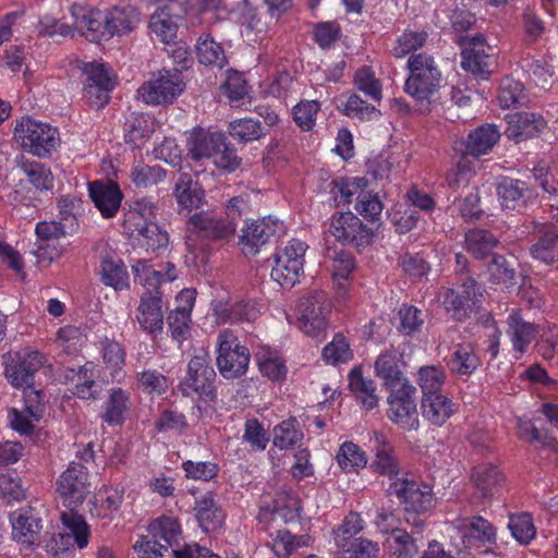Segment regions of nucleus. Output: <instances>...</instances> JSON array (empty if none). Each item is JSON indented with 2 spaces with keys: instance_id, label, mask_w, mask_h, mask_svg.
I'll return each mask as SVG.
<instances>
[{
  "instance_id": "1",
  "label": "nucleus",
  "mask_w": 558,
  "mask_h": 558,
  "mask_svg": "<svg viewBox=\"0 0 558 558\" xmlns=\"http://www.w3.org/2000/svg\"><path fill=\"white\" fill-rule=\"evenodd\" d=\"M408 69L410 76L404 84L407 94L423 101L438 92L442 75L433 56L425 52L410 56Z\"/></svg>"
},
{
  "instance_id": "2",
  "label": "nucleus",
  "mask_w": 558,
  "mask_h": 558,
  "mask_svg": "<svg viewBox=\"0 0 558 558\" xmlns=\"http://www.w3.org/2000/svg\"><path fill=\"white\" fill-rule=\"evenodd\" d=\"M14 138L23 149L38 158L49 157L61 143L57 128L29 117L17 122Z\"/></svg>"
},
{
  "instance_id": "3",
  "label": "nucleus",
  "mask_w": 558,
  "mask_h": 558,
  "mask_svg": "<svg viewBox=\"0 0 558 558\" xmlns=\"http://www.w3.org/2000/svg\"><path fill=\"white\" fill-rule=\"evenodd\" d=\"M216 378L209 355L197 354L190 360L186 376L179 384V390L184 397H196L202 402L213 403L217 400Z\"/></svg>"
},
{
  "instance_id": "4",
  "label": "nucleus",
  "mask_w": 558,
  "mask_h": 558,
  "mask_svg": "<svg viewBox=\"0 0 558 558\" xmlns=\"http://www.w3.org/2000/svg\"><path fill=\"white\" fill-rule=\"evenodd\" d=\"M251 354L246 347L241 345L236 335L223 329L217 337V366L226 379H234L247 371Z\"/></svg>"
},
{
  "instance_id": "5",
  "label": "nucleus",
  "mask_w": 558,
  "mask_h": 558,
  "mask_svg": "<svg viewBox=\"0 0 558 558\" xmlns=\"http://www.w3.org/2000/svg\"><path fill=\"white\" fill-rule=\"evenodd\" d=\"M185 88L178 70H160L137 89V96L147 105H161L173 101Z\"/></svg>"
},
{
  "instance_id": "6",
  "label": "nucleus",
  "mask_w": 558,
  "mask_h": 558,
  "mask_svg": "<svg viewBox=\"0 0 558 558\" xmlns=\"http://www.w3.org/2000/svg\"><path fill=\"white\" fill-rule=\"evenodd\" d=\"M331 303L327 293L311 291L299 303L300 328L308 336L318 338L327 329Z\"/></svg>"
},
{
  "instance_id": "7",
  "label": "nucleus",
  "mask_w": 558,
  "mask_h": 558,
  "mask_svg": "<svg viewBox=\"0 0 558 558\" xmlns=\"http://www.w3.org/2000/svg\"><path fill=\"white\" fill-rule=\"evenodd\" d=\"M388 492L400 500L408 514H422L435 506L432 487L415 482L410 475H405L404 480L390 483Z\"/></svg>"
},
{
  "instance_id": "8",
  "label": "nucleus",
  "mask_w": 558,
  "mask_h": 558,
  "mask_svg": "<svg viewBox=\"0 0 558 558\" xmlns=\"http://www.w3.org/2000/svg\"><path fill=\"white\" fill-rule=\"evenodd\" d=\"M388 391V418L402 429L416 430L420 426L415 402L416 388L413 385H405Z\"/></svg>"
},
{
  "instance_id": "9",
  "label": "nucleus",
  "mask_w": 558,
  "mask_h": 558,
  "mask_svg": "<svg viewBox=\"0 0 558 558\" xmlns=\"http://www.w3.org/2000/svg\"><path fill=\"white\" fill-rule=\"evenodd\" d=\"M482 298L477 282L468 275H461L456 289H445L442 304L456 320L465 319Z\"/></svg>"
},
{
  "instance_id": "10",
  "label": "nucleus",
  "mask_w": 558,
  "mask_h": 558,
  "mask_svg": "<svg viewBox=\"0 0 558 558\" xmlns=\"http://www.w3.org/2000/svg\"><path fill=\"white\" fill-rule=\"evenodd\" d=\"M396 518L391 512H379L376 525L385 536L384 545L391 558H414L418 545L405 530L395 526Z\"/></svg>"
},
{
  "instance_id": "11",
  "label": "nucleus",
  "mask_w": 558,
  "mask_h": 558,
  "mask_svg": "<svg viewBox=\"0 0 558 558\" xmlns=\"http://www.w3.org/2000/svg\"><path fill=\"white\" fill-rule=\"evenodd\" d=\"M327 232L337 242L357 248L369 245L373 240V231L351 211L332 215Z\"/></svg>"
},
{
  "instance_id": "12",
  "label": "nucleus",
  "mask_w": 558,
  "mask_h": 558,
  "mask_svg": "<svg viewBox=\"0 0 558 558\" xmlns=\"http://www.w3.org/2000/svg\"><path fill=\"white\" fill-rule=\"evenodd\" d=\"M57 492L70 508L82 504L89 492L87 469L81 463H70L58 478Z\"/></svg>"
},
{
  "instance_id": "13",
  "label": "nucleus",
  "mask_w": 558,
  "mask_h": 558,
  "mask_svg": "<svg viewBox=\"0 0 558 558\" xmlns=\"http://www.w3.org/2000/svg\"><path fill=\"white\" fill-rule=\"evenodd\" d=\"M461 56L463 70L480 75L482 78H487L490 74L493 47L486 43L483 35L464 37Z\"/></svg>"
},
{
  "instance_id": "14",
  "label": "nucleus",
  "mask_w": 558,
  "mask_h": 558,
  "mask_svg": "<svg viewBox=\"0 0 558 558\" xmlns=\"http://www.w3.org/2000/svg\"><path fill=\"white\" fill-rule=\"evenodd\" d=\"M369 442L375 451V459L371 465L375 473L388 477L390 483L404 480L405 475H409L401 469L393 446L383 433L373 432Z\"/></svg>"
},
{
  "instance_id": "15",
  "label": "nucleus",
  "mask_w": 558,
  "mask_h": 558,
  "mask_svg": "<svg viewBox=\"0 0 558 558\" xmlns=\"http://www.w3.org/2000/svg\"><path fill=\"white\" fill-rule=\"evenodd\" d=\"M464 548H478L496 542L495 526L482 515L459 517L452 522Z\"/></svg>"
},
{
  "instance_id": "16",
  "label": "nucleus",
  "mask_w": 558,
  "mask_h": 558,
  "mask_svg": "<svg viewBox=\"0 0 558 558\" xmlns=\"http://www.w3.org/2000/svg\"><path fill=\"white\" fill-rule=\"evenodd\" d=\"M405 367L403 353L395 348L383 351L374 363L375 374L386 390L412 385L404 375Z\"/></svg>"
},
{
  "instance_id": "17",
  "label": "nucleus",
  "mask_w": 558,
  "mask_h": 558,
  "mask_svg": "<svg viewBox=\"0 0 558 558\" xmlns=\"http://www.w3.org/2000/svg\"><path fill=\"white\" fill-rule=\"evenodd\" d=\"M162 307L163 303L159 290H146L141 294L135 318L143 331L149 335H157L162 331Z\"/></svg>"
},
{
  "instance_id": "18",
  "label": "nucleus",
  "mask_w": 558,
  "mask_h": 558,
  "mask_svg": "<svg viewBox=\"0 0 558 558\" xmlns=\"http://www.w3.org/2000/svg\"><path fill=\"white\" fill-rule=\"evenodd\" d=\"M45 356L38 351L26 350L17 353L5 366V376L12 386L22 388L33 385L34 375L45 363Z\"/></svg>"
},
{
  "instance_id": "19",
  "label": "nucleus",
  "mask_w": 558,
  "mask_h": 558,
  "mask_svg": "<svg viewBox=\"0 0 558 558\" xmlns=\"http://www.w3.org/2000/svg\"><path fill=\"white\" fill-rule=\"evenodd\" d=\"M13 538L31 547L39 542L41 525V517L39 511L34 507L21 508L10 515Z\"/></svg>"
},
{
  "instance_id": "20",
  "label": "nucleus",
  "mask_w": 558,
  "mask_h": 558,
  "mask_svg": "<svg viewBox=\"0 0 558 558\" xmlns=\"http://www.w3.org/2000/svg\"><path fill=\"white\" fill-rule=\"evenodd\" d=\"M279 229V222L271 217L246 223L240 235V245L245 255H256Z\"/></svg>"
},
{
  "instance_id": "21",
  "label": "nucleus",
  "mask_w": 558,
  "mask_h": 558,
  "mask_svg": "<svg viewBox=\"0 0 558 558\" xmlns=\"http://www.w3.org/2000/svg\"><path fill=\"white\" fill-rule=\"evenodd\" d=\"M470 481L475 496L482 500H492L501 492L505 475L492 463H482L472 469Z\"/></svg>"
},
{
  "instance_id": "22",
  "label": "nucleus",
  "mask_w": 558,
  "mask_h": 558,
  "mask_svg": "<svg viewBox=\"0 0 558 558\" xmlns=\"http://www.w3.org/2000/svg\"><path fill=\"white\" fill-rule=\"evenodd\" d=\"M497 194L505 209L521 210L533 203L537 193L519 179L504 178L497 185Z\"/></svg>"
},
{
  "instance_id": "23",
  "label": "nucleus",
  "mask_w": 558,
  "mask_h": 558,
  "mask_svg": "<svg viewBox=\"0 0 558 558\" xmlns=\"http://www.w3.org/2000/svg\"><path fill=\"white\" fill-rule=\"evenodd\" d=\"M507 123L506 135L515 143L537 136L547 126L543 116L529 111L508 114Z\"/></svg>"
},
{
  "instance_id": "24",
  "label": "nucleus",
  "mask_w": 558,
  "mask_h": 558,
  "mask_svg": "<svg viewBox=\"0 0 558 558\" xmlns=\"http://www.w3.org/2000/svg\"><path fill=\"white\" fill-rule=\"evenodd\" d=\"M104 16V28L108 38L128 35L141 23V13L132 5L113 7Z\"/></svg>"
},
{
  "instance_id": "25",
  "label": "nucleus",
  "mask_w": 558,
  "mask_h": 558,
  "mask_svg": "<svg viewBox=\"0 0 558 558\" xmlns=\"http://www.w3.org/2000/svg\"><path fill=\"white\" fill-rule=\"evenodd\" d=\"M89 195L104 218L114 217L123 198L119 185L112 181L89 183Z\"/></svg>"
},
{
  "instance_id": "26",
  "label": "nucleus",
  "mask_w": 558,
  "mask_h": 558,
  "mask_svg": "<svg viewBox=\"0 0 558 558\" xmlns=\"http://www.w3.org/2000/svg\"><path fill=\"white\" fill-rule=\"evenodd\" d=\"M217 324L252 323L260 315V308L254 301L219 303L214 310Z\"/></svg>"
},
{
  "instance_id": "27",
  "label": "nucleus",
  "mask_w": 558,
  "mask_h": 558,
  "mask_svg": "<svg viewBox=\"0 0 558 558\" xmlns=\"http://www.w3.org/2000/svg\"><path fill=\"white\" fill-rule=\"evenodd\" d=\"M225 136L220 132L196 129L187 141L189 154L194 160L213 158L215 153L223 146Z\"/></svg>"
},
{
  "instance_id": "28",
  "label": "nucleus",
  "mask_w": 558,
  "mask_h": 558,
  "mask_svg": "<svg viewBox=\"0 0 558 558\" xmlns=\"http://www.w3.org/2000/svg\"><path fill=\"white\" fill-rule=\"evenodd\" d=\"M101 420L108 425H121L131 410V392L120 387L108 390Z\"/></svg>"
},
{
  "instance_id": "29",
  "label": "nucleus",
  "mask_w": 558,
  "mask_h": 558,
  "mask_svg": "<svg viewBox=\"0 0 558 558\" xmlns=\"http://www.w3.org/2000/svg\"><path fill=\"white\" fill-rule=\"evenodd\" d=\"M100 280L116 291L128 290L130 279L123 260L113 253H106L100 259Z\"/></svg>"
},
{
  "instance_id": "30",
  "label": "nucleus",
  "mask_w": 558,
  "mask_h": 558,
  "mask_svg": "<svg viewBox=\"0 0 558 558\" xmlns=\"http://www.w3.org/2000/svg\"><path fill=\"white\" fill-rule=\"evenodd\" d=\"M508 328L506 330L513 349L520 353L526 351L527 347L535 339L538 333L536 325L525 322L521 313L517 310H512L507 318Z\"/></svg>"
},
{
  "instance_id": "31",
  "label": "nucleus",
  "mask_w": 558,
  "mask_h": 558,
  "mask_svg": "<svg viewBox=\"0 0 558 558\" xmlns=\"http://www.w3.org/2000/svg\"><path fill=\"white\" fill-rule=\"evenodd\" d=\"M348 380L350 391L363 409L369 411L378 405L379 398L376 393V385L374 380L363 376L360 367H354L349 373Z\"/></svg>"
},
{
  "instance_id": "32",
  "label": "nucleus",
  "mask_w": 558,
  "mask_h": 558,
  "mask_svg": "<svg viewBox=\"0 0 558 558\" xmlns=\"http://www.w3.org/2000/svg\"><path fill=\"white\" fill-rule=\"evenodd\" d=\"M194 511L201 529L206 533L215 532L223 522L222 510L211 493L196 500Z\"/></svg>"
},
{
  "instance_id": "33",
  "label": "nucleus",
  "mask_w": 558,
  "mask_h": 558,
  "mask_svg": "<svg viewBox=\"0 0 558 558\" xmlns=\"http://www.w3.org/2000/svg\"><path fill=\"white\" fill-rule=\"evenodd\" d=\"M421 408L423 417L436 426L444 425L454 412V403L442 393L423 397Z\"/></svg>"
},
{
  "instance_id": "34",
  "label": "nucleus",
  "mask_w": 558,
  "mask_h": 558,
  "mask_svg": "<svg viewBox=\"0 0 558 558\" xmlns=\"http://www.w3.org/2000/svg\"><path fill=\"white\" fill-rule=\"evenodd\" d=\"M173 194L181 208L197 209L205 204V192L192 178L183 173L175 183Z\"/></svg>"
},
{
  "instance_id": "35",
  "label": "nucleus",
  "mask_w": 558,
  "mask_h": 558,
  "mask_svg": "<svg viewBox=\"0 0 558 558\" xmlns=\"http://www.w3.org/2000/svg\"><path fill=\"white\" fill-rule=\"evenodd\" d=\"M499 138L500 132L495 125H481L469 134L465 144L466 153L475 157L486 155Z\"/></svg>"
},
{
  "instance_id": "36",
  "label": "nucleus",
  "mask_w": 558,
  "mask_h": 558,
  "mask_svg": "<svg viewBox=\"0 0 558 558\" xmlns=\"http://www.w3.org/2000/svg\"><path fill=\"white\" fill-rule=\"evenodd\" d=\"M148 530L154 537L153 545L165 549L177 544L181 535L178 520L171 517H160L154 520Z\"/></svg>"
},
{
  "instance_id": "37",
  "label": "nucleus",
  "mask_w": 558,
  "mask_h": 558,
  "mask_svg": "<svg viewBox=\"0 0 558 558\" xmlns=\"http://www.w3.org/2000/svg\"><path fill=\"white\" fill-rule=\"evenodd\" d=\"M481 361L472 343H459L454 345L449 367L452 373L460 376L473 374L480 366Z\"/></svg>"
},
{
  "instance_id": "38",
  "label": "nucleus",
  "mask_w": 558,
  "mask_h": 558,
  "mask_svg": "<svg viewBox=\"0 0 558 558\" xmlns=\"http://www.w3.org/2000/svg\"><path fill=\"white\" fill-rule=\"evenodd\" d=\"M123 490L117 487H104L95 496L93 514L112 520L123 501Z\"/></svg>"
},
{
  "instance_id": "39",
  "label": "nucleus",
  "mask_w": 558,
  "mask_h": 558,
  "mask_svg": "<svg viewBox=\"0 0 558 558\" xmlns=\"http://www.w3.org/2000/svg\"><path fill=\"white\" fill-rule=\"evenodd\" d=\"M260 373L272 381L286 378L287 367L280 354L269 347H260L255 354Z\"/></svg>"
},
{
  "instance_id": "40",
  "label": "nucleus",
  "mask_w": 558,
  "mask_h": 558,
  "mask_svg": "<svg viewBox=\"0 0 558 558\" xmlns=\"http://www.w3.org/2000/svg\"><path fill=\"white\" fill-rule=\"evenodd\" d=\"M96 365L94 362H86L76 373V379L72 393L83 400L95 401L99 398L100 389L95 380Z\"/></svg>"
},
{
  "instance_id": "41",
  "label": "nucleus",
  "mask_w": 558,
  "mask_h": 558,
  "mask_svg": "<svg viewBox=\"0 0 558 558\" xmlns=\"http://www.w3.org/2000/svg\"><path fill=\"white\" fill-rule=\"evenodd\" d=\"M196 56L199 63L222 69L228 60L221 45L209 34L199 36L196 45Z\"/></svg>"
},
{
  "instance_id": "42",
  "label": "nucleus",
  "mask_w": 558,
  "mask_h": 558,
  "mask_svg": "<svg viewBox=\"0 0 558 558\" xmlns=\"http://www.w3.org/2000/svg\"><path fill=\"white\" fill-rule=\"evenodd\" d=\"M339 468L345 473H357L367 464L365 451L353 441H344L336 453Z\"/></svg>"
},
{
  "instance_id": "43",
  "label": "nucleus",
  "mask_w": 558,
  "mask_h": 558,
  "mask_svg": "<svg viewBox=\"0 0 558 558\" xmlns=\"http://www.w3.org/2000/svg\"><path fill=\"white\" fill-rule=\"evenodd\" d=\"M77 11L81 13L83 9L77 5H73L72 15L75 17V28L83 32L90 41H98L108 38V34L104 28V20L100 21L97 19V16H101L99 12L90 11L88 13L78 14Z\"/></svg>"
},
{
  "instance_id": "44",
  "label": "nucleus",
  "mask_w": 558,
  "mask_h": 558,
  "mask_svg": "<svg viewBox=\"0 0 558 558\" xmlns=\"http://www.w3.org/2000/svg\"><path fill=\"white\" fill-rule=\"evenodd\" d=\"M498 239L489 231L473 229L465 234V250L475 258L486 257L498 244Z\"/></svg>"
},
{
  "instance_id": "45",
  "label": "nucleus",
  "mask_w": 558,
  "mask_h": 558,
  "mask_svg": "<svg viewBox=\"0 0 558 558\" xmlns=\"http://www.w3.org/2000/svg\"><path fill=\"white\" fill-rule=\"evenodd\" d=\"M446 380V372L441 366H422L416 373V383L422 390L423 397L440 395Z\"/></svg>"
},
{
  "instance_id": "46",
  "label": "nucleus",
  "mask_w": 558,
  "mask_h": 558,
  "mask_svg": "<svg viewBox=\"0 0 558 558\" xmlns=\"http://www.w3.org/2000/svg\"><path fill=\"white\" fill-rule=\"evenodd\" d=\"M428 38V34L425 31H415L407 28L401 35H399L391 48V53L395 58L402 59L411 53L415 54L414 51L422 48Z\"/></svg>"
},
{
  "instance_id": "47",
  "label": "nucleus",
  "mask_w": 558,
  "mask_h": 558,
  "mask_svg": "<svg viewBox=\"0 0 558 558\" xmlns=\"http://www.w3.org/2000/svg\"><path fill=\"white\" fill-rule=\"evenodd\" d=\"M20 168L36 190L48 191L53 187L54 178L48 166L34 160H24Z\"/></svg>"
},
{
  "instance_id": "48",
  "label": "nucleus",
  "mask_w": 558,
  "mask_h": 558,
  "mask_svg": "<svg viewBox=\"0 0 558 558\" xmlns=\"http://www.w3.org/2000/svg\"><path fill=\"white\" fill-rule=\"evenodd\" d=\"M100 353L106 368L114 378L125 365V349L118 341L105 338L100 341Z\"/></svg>"
},
{
  "instance_id": "49",
  "label": "nucleus",
  "mask_w": 558,
  "mask_h": 558,
  "mask_svg": "<svg viewBox=\"0 0 558 558\" xmlns=\"http://www.w3.org/2000/svg\"><path fill=\"white\" fill-rule=\"evenodd\" d=\"M60 519L62 524L69 530L77 548H86L89 543L90 527L84 517L71 509L70 511L62 512Z\"/></svg>"
},
{
  "instance_id": "50",
  "label": "nucleus",
  "mask_w": 558,
  "mask_h": 558,
  "mask_svg": "<svg viewBox=\"0 0 558 558\" xmlns=\"http://www.w3.org/2000/svg\"><path fill=\"white\" fill-rule=\"evenodd\" d=\"M149 27L165 44L172 43L177 37L178 23L166 8L158 9L150 16Z\"/></svg>"
},
{
  "instance_id": "51",
  "label": "nucleus",
  "mask_w": 558,
  "mask_h": 558,
  "mask_svg": "<svg viewBox=\"0 0 558 558\" xmlns=\"http://www.w3.org/2000/svg\"><path fill=\"white\" fill-rule=\"evenodd\" d=\"M303 274V264L290 262L286 257H275L271 277L283 288H292Z\"/></svg>"
},
{
  "instance_id": "52",
  "label": "nucleus",
  "mask_w": 558,
  "mask_h": 558,
  "mask_svg": "<svg viewBox=\"0 0 558 558\" xmlns=\"http://www.w3.org/2000/svg\"><path fill=\"white\" fill-rule=\"evenodd\" d=\"M325 362L337 365L348 363L353 357L350 343L342 333H337L333 339L325 345L322 352Z\"/></svg>"
},
{
  "instance_id": "53",
  "label": "nucleus",
  "mask_w": 558,
  "mask_h": 558,
  "mask_svg": "<svg viewBox=\"0 0 558 558\" xmlns=\"http://www.w3.org/2000/svg\"><path fill=\"white\" fill-rule=\"evenodd\" d=\"M532 256L545 264H553L558 260V233L556 231H547L531 247Z\"/></svg>"
},
{
  "instance_id": "54",
  "label": "nucleus",
  "mask_w": 558,
  "mask_h": 558,
  "mask_svg": "<svg viewBox=\"0 0 558 558\" xmlns=\"http://www.w3.org/2000/svg\"><path fill=\"white\" fill-rule=\"evenodd\" d=\"M368 185V181L365 178H347L341 179L335 183L332 194L336 199L339 198V203L351 204L353 197L359 201V195L362 194Z\"/></svg>"
},
{
  "instance_id": "55",
  "label": "nucleus",
  "mask_w": 558,
  "mask_h": 558,
  "mask_svg": "<svg viewBox=\"0 0 558 558\" xmlns=\"http://www.w3.org/2000/svg\"><path fill=\"white\" fill-rule=\"evenodd\" d=\"M525 96L520 82L506 77L501 81L497 101L502 109H510L524 102Z\"/></svg>"
},
{
  "instance_id": "56",
  "label": "nucleus",
  "mask_w": 558,
  "mask_h": 558,
  "mask_svg": "<svg viewBox=\"0 0 558 558\" xmlns=\"http://www.w3.org/2000/svg\"><path fill=\"white\" fill-rule=\"evenodd\" d=\"M319 110V101L302 100L292 109L293 120L302 131H311L315 126Z\"/></svg>"
},
{
  "instance_id": "57",
  "label": "nucleus",
  "mask_w": 558,
  "mask_h": 558,
  "mask_svg": "<svg viewBox=\"0 0 558 558\" xmlns=\"http://www.w3.org/2000/svg\"><path fill=\"white\" fill-rule=\"evenodd\" d=\"M508 527L520 544H529L536 535L533 519L529 513L510 515Z\"/></svg>"
},
{
  "instance_id": "58",
  "label": "nucleus",
  "mask_w": 558,
  "mask_h": 558,
  "mask_svg": "<svg viewBox=\"0 0 558 558\" xmlns=\"http://www.w3.org/2000/svg\"><path fill=\"white\" fill-rule=\"evenodd\" d=\"M364 530V521L356 512H350L336 532V544L344 549L355 536Z\"/></svg>"
},
{
  "instance_id": "59",
  "label": "nucleus",
  "mask_w": 558,
  "mask_h": 558,
  "mask_svg": "<svg viewBox=\"0 0 558 558\" xmlns=\"http://www.w3.org/2000/svg\"><path fill=\"white\" fill-rule=\"evenodd\" d=\"M153 129L144 116L134 117L126 129L125 142L134 148H141L150 137Z\"/></svg>"
},
{
  "instance_id": "60",
  "label": "nucleus",
  "mask_w": 558,
  "mask_h": 558,
  "mask_svg": "<svg viewBox=\"0 0 558 558\" xmlns=\"http://www.w3.org/2000/svg\"><path fill=\"white\" fill-rule=\"evenodd\" d=\"M135 280L147 290H159V286L163 283L162 270L154 269V267L144 259H138L132 265Z\"/></svg>"
},
{
  "instance_id": "61",
  "label": "nucleus",
  "mask_w": 558,
  "mask_h": 558,
  "mask_svg": "<svg viewBox=\"0 0 558 558\" xmlns=\"http://www.w3.org/2000/svg\"><path fill=\"white\" fill-rule=\"evenodd\" d=\"M182 470L190 480L209 482L218 475L219 466L210 461L187 460L182 463Z\"/></svg>"
},
{
  "instance_id": "62",
  "label": "nucleus",
  "mask_w": 558,
  "mask_h": 558,
  "mask_svg": "<svg viewBox=\"0 0 558 558\" xmlns=\"http://www.w3.org/2000/svg\"><path fill=\"white\" fill-rule=\"evenodd\" d=\"M380 547L377 542L357 537L353 538L344 549L342 558H378Z\"/></svg>"
},
{
  "instance_id": "63",
  "label": "nucleus",
  "mask_w": 558,
  "mask_h": 558,
  "mask_svg": "<svg viewBox=\"0 0 558 558\" xmlns=\"http://www.w3.org/2000/svg\"><path fill=\"white\" fill-rule=\"evenodd\" d=\"M57 342L65 353L74 354L84 345L86 337L80 328L65 326L58 330Z\"/></svg>"
},
{
  "instance_id": "64",
  "label": "nucleus",
  "mask_w": 558,
  "mask_h": 558,
  "mask_svg": "<svg viewBox=\"0 0 558 558\" xmlns=\"http://www.w3.org/2000/svg\"><path fill=\"white\" fill-rule=\"evenodd\" d=\"M166 175L165 170L160 166H148L138 163L132 168V182L140 187H146L162 181Z\"/></svg>"
}]
</instances>
